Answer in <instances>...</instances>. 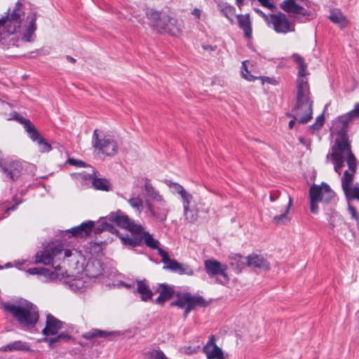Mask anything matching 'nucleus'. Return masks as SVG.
<instances>
[{
	"label": "nucleus",
	"mask_w": 359,
	"mask_h": 359,
	"mask_svg": "<svg viewBox=\"0 0 359 359\" xmlns=\"http://www.w3.org/2000/svg\"><path fill=\"white\" fill-rule=\"evenodd\" d=\"M329 19L334 23L343 27L347 25L348 21L343 15L342 13L338 9H334L330 11Z\"/></svg>",
	"instance_id": "nucleus-33"
},
{
	"label": "nucleus",
	"mask_w": 359,
	"mask_h": 359,
	"mask_svg": "<svg viewBox=\"0 0 359 359\" xmlns=\"http://www.w3.org/2000/svg\"><path fill=\"white\" fill-rule=\"evenodd\" d=\"M331 159L334 165V170L341 175L344 161H346L348 170L344 171L341 177V187L348 199L359 201V187L353 186V178L356 172L358 161L351 151V147L348 139L343 136L336 138L332 147L331 154L326 156V161Z\"/></svg>",
	"instance_id": "nucleus-1"
},
{
	"label": "nucleus",
	"mask_w": 359,
	"mask_h": 359,
	"mask_svg": "<svg viewBox=\"0 0 359 359\" xmlns=\"http://www.w3.org/2000/svg\"><path fill=\"white\" fill-rule=\"evenodd\" d=\"M324 123V117L323 115H320L317 117L316 122L311 126L312 128L315 129H319L323 126Z\"/></svg>",
	"instance_id": "nucleus-48"
},
{
	"label": "nucleus",
	"mask_w": 359,
	"mask_h": 359,
	"mask_svg": "<svg viewBox=\"0 0 359 359\" xmlns=\"http://www.w3.org/2000/svg\"><path fill=\"white\" fill-rule=\"evenodd\" d=\"M254 11L261 17H262L265 20H268V16L262 12L260 9L254 8Z\"/></svg>",
	"instance_id": "nucleus-58"
},
{
	"label": "nucleus",
	"mask_w": 359,
	"mask_h": 359,
	"mask_svg": "<svg viewBox=\"0 0 359 359\" xmlns=\"http://www.w3.org/2000/svg\"><path fill=\"white\" fill-rule=\"evenodd\" d=\"M5 311L10 313L18 323L24 327H32L39 320V311L32 303L24 300L18 304L5 302L1 304Z\"/></svg>",
	"instance_id": "nucleus-3"
},
{
	"label": "nucleus",
	"mask_w": 359,
	"mask_h": 359,
	"mask_svg": "<svg viewBox=\"0 0 359 359\" xmlns=\"http://www.w3.org/2000/svg\"><path fill=\"white\" fill-rule=\"evenodd\" d=\"M270 23L273 25L276 32L287 34L294 32V25L289 20L287 16L283 13L269 15Z\"/></svg>",
	"instance_id": "nucleus-13"
},
{
	"label": "nucleus",
	"mask_w": 359,
	"mask_h": 359,
	"mask_svg": "<svg viewBox=\"0 0 359 359\" xmlns=\"http://www.w3.org/2000/svg\"><path fill=\"white\" fill-rule=\"evenodd\" d=\"M247 62L248 61L246 60V61H243L242 62L241 74L244 79H245L246 80H248L249 81H254L255 79H257V77H255L254 76H252L248 70L247 65H246Z\"/></svg>",
	"instance_id": "nucleus-44"
},
{
	"label": "nucleus",
	"mask_w": 359,
	"mask_h": 359,
	"mask_svg": "<svg viewBox=\"0 0 359 359\" xmlns=\"http://www.w3.org/2000/svg\"><path fill=\"white\" fill-rule=\"evenodd\" d=\"M61 341H67L72 339V337L65 332H61L57 335Z\"/></svg>",
	"instance_id": "nucleus-52"
},
{
	"label": "nucleus",
	"mask_w": 359,
	"mask_h": 359,
	"mask_svg": "<svg viewBox=\"0 0 359 359\" xmlns=\"http://www.w3.org/2000/svg\"><path fill=\"white\" fill-rule=\"evenodd\" d=\"M312 104L313 101L296 102L292 109V114H288V116L298 119L299 123H306L312 118Z\"/></svg>",
	"instance_id": "nucleus-14"
},
{
	"label": "nucleus",
	"mask_w": 359,
	"mask_h": 359,
	"mask_svg": "<svg viewBox=\"0 0 359 359\" xmlns=\"http://www.w3.org/2000/svg\"><path fill=\"white\" fill-rule=\"evenodd\" d=\"M292 118H293V119H292V120H291V121L289 122V128H290V129H291V128H292V127H293V126H294V123H295V121L297 120V119H294V117H292Z\"/></svg>",
	"instance_id": "nucleus-64"
},
{
	"label": "nucleus",
	"mask_w": 359,
	"mask_h": 359,
	"mask_svg": "<svg viewBox=\"0 0 359 359\" xmlns=\"http://www.w3.org/2000/svg\"><path fill=\"white\" fill-rule=\"evenodd\" d=\"M67 162L70 165H75L76 167H84L85 166L84 162L79 161V160L74 159V158H69L67 160Z\"/></svg>",
	"instance_id": "nucleus-50"
},
{
	"label": "nucleus",
	"mask_w": 359,
	"mask_h": 359,
	"mask_svg": "<svg viewBox=\"0 0 359 359\" xmlns=\"http://www.w3.org/2000/svg\"><path fill=\"white\" fill-rule=\"evenodd\" d=\"M0 168L3 173L13 181L17 180L20 176L22 170L21 163L17 161L1 164Z\"/></svg>",
	"instance_id": "nucleus-18"
},
{
	"label": "nucleus",
	"mask_w": 359,
	"mask_h": 359,
	"mask_svg": "<svg viewBox=\"0 0 359 359\" xmlns=\"http://www.w3.org/2000/svg\"><path fill=\"white\" fill-rule=\"evenodd\" d=\"M306 0H285L280 7L297 22L304 23L314 18V13L306 10L299 2H304Z\"/></svg>",
	"instance_id": "nucleus-6"
},
{
	"label": "nucleus",
	"mask_w": 359,
	"mask_h": 359,
	"mask_svg": "<svg viewBox=\"0 0 359 359\" xmlns=\"http://www.w3.org/2000/svg\"><path fill=\"white\" fill-rule=\"evenodd\" d=\"M147 355L149 359H168L160 349H152L147 353Z\"/></svg>",
	"instance_id": "nucleus-42"
},
{
	"label": "nucleus",
	"mask_w": 359,
	"mask_h": 359,
	"mask_svg": "<svg viewBox=\"0 0 359 359\" xmlns=\"http://www.w3.org/2000/svg\"><path fill=\"white\" fill-rule=\"evenodd\" d=\"M108 219L110 222L116 224L117 226L130 231L132 233H139L142 230V225L135 223L133 220L130 219L128 216L121 210L111 212Z\"/></svg>",
	"instance_id": "nucleus-10"
},
{
	"label": "nucleus",
	"mask_w": 359,
	"mask_h": 359,
	"mask_svg": "<svg viewBox=\"0 0 359 359\" xmlns=\"http://www.w3.org/2000/svg\"><path fill=\"white\" fill-rule=\"evenodd\" d=\"M306 76H297L296 102L312 101Z\"/></svg>",
	"instance_id": "nucleus-16"
},
{
	"label": "nucleus",
	"mask_w": 359,
	"mask_h": 359,
	"mask_svg": "<svg viewBox=\"0 0 359 359\" xmlns=\"http://www.w3.org/2000/svg\"><path fill=\"white\" fill-rule=\"evenodd\" d=\"M279 198V196H278V192H273L270 194V201H275Z\"/></svg>",
	"instance_id": "nucleus-61"
},
{
	"label": "nucleus",
	"mask_w": 359,
	"mask_h": 359,
	"mask_svg": "<svg viewBox=\"0 0 359 359\" xmlns=\"http://www.w3.org/2000/svg\"><path fill=\"white\" fill-rule=\"evenodd\" d=\"M137 292L141 295V299L147 302L151 299L153 296L152 291L150 290L146 280H137Z\"/></svg>",
	"instance_id": "nucleus-29"
},
{
	"label": "nucleus",
	"mask_w": 359,
	"mask_h": 359,
	"mask_svg": "<svg viewBox=\"0 0 359 359\" xmlns=\"http://www.w3.org/2000/svg\"><path fill=\"white\" fill-rule=\"evenodd\" d=\"M93 263H92V264H91L90 263H89V262H88V263L87 264V266H86V271H88V276H92V277H95V276H96L97 275H98V274L100 273V269H98L97 273H90V267H91V266H93Z\"/></svg>",
	"instance_id": "nucleus-56"
},
{
	"label": "nucleus",
	"mask_w": 359,
	"mask_h": 359,
	"mask_svg": "<svg viewBox=\"0 0 359 359\" xmlns=\"http://www.w3.org/2000/svg\"><path fill=\"white\" fill-rule=\"evenodd\" d=\"M208 305V302L203 297L192 295L188 292L178 294L177 299L170 303L171 306H177L184 309V318L196 306L206 307Z\"/></svg>",
	"instance_id": "nucleus-7"
},
{
	"label": "nucleus",
	"mask_w": 359,
	"mask_h": 359,
	"mask_svg": "<svg viewBox=\"0 0 359 359\" xmlns=\"http://www.w3.org/2000/svg\"><path fill=\"white\" fill-rule=\"evenodd\" d=\"M16 120H18L20 123H21L25 130L28 134V136L32 133L30 132L29 128H35V126L31 123V121L25 118H23L22 116H17Z\"/></svg>",
	"instance_id": "nucleus-43"
},
{
	"label": "nucleus",
	"mask_w": 359,
	"mask_h": 359,
	"mask_svg": "<svg viewBox=\"0 0 359 359\" xmlns=\"http://www.w3.org/2000/svg\"><path fill=\"white\" fill-rule=\"evenodd\" d=\"M63 250L61 242L51 243L36 254L35 263L54 266L57 260H61Z\"/></svg>",
	"instance_id": "nucleus-5"
},
{
	"label": "nucleus",
	"mask_w": 359,
	"mask_h": 359,
	"mask_svg": "<svg viewBox=\"0 0 359 359\" xmlns=\"http://www.w3.org/2000/svg\"><path fill=\"white\" fill-rule=\"evenodd\" d=\"M53 267L55 269L54 271H50V269H48L43 268L41 269V275L50 280H55L56 279H58L60 276H63V271L59 264L53 266Z\"/></svg>",
	"instance_id": "nucleus-32"
},
{
	"label": "nucleus",
	"mask_w": 359,
	"mask_h": 359,
	"mask_svg": "<svg viewBox=\"0 0 359 359\" xmlns=\"http://www.w3.org/2000/svg\"><path fill=\"white\" fill-rule=\"evenodd\" d=\"M309 196L311 212L317 214L318 212V203H330L334 199L335 194L328 184L322 183L321 185L313 184L310 187Z\"/></svg>",
	"instance_id": "nucleus-4"
},
{
	"label": "nucleus",
	"mask_w": 359,
	"mask_h": 359,
	"mask_svg": "<svg viewBox=\"0 0 359 359\" xmlns=\"http://www.w3.org/2000/svg\"><path fill=\"white\" fill-rule=\"evenodd\" d=\"M236 17L238 27L243 31L245 36L248 39H250L252 37V24L250 15L238 14L236 15Z\"/></svg>",
	"instance_id": "nucleus-25"
},
{
	"label": "nucleus",
	"mask_w": 359,
	"mask_h": 359,
	"mask_svg": "<svg viewBox=\"0 0 359 359\" xmlns=\"http://www.w3.org/2000/svg\"><path fill=\"white\" fill-rule=\"evenodd\" d=\"M204 269L208 276L215 278L218 284L226 285L229 283L230 278L227 273L228 266L226 264L214 259H205Z\"/></svg>",
	"instance_id": "nucleus-8"
},
{
	"label": "nucleus",
	"mask_w": 359,
	"mask_h": 359,
	"mask_svg": "<svg viewBox=\"0 0 359 359\" xmlns=\"http://www.w3.org/2000/svg\"><path fill=\"white\" fill-rule=\"evenodd\" d=\"M43 268H36V267H34V268H30L27 272L29 273V274H32V275H41V269Z\"/></svg>",
	"instance_id": "nucleus-54"
},
{
	"label": "nucleus",
	"mask_w": 359,
	"mask_h": 359,
	"mask_svg": "<svg viewBox=\"0 0 359 359\" xmlns=\"http://www.w3.org/2000/svg\"><path fill=\"white\" fill-rule=\"evenodd\" d=\"M245 1V0H236V4L240 8V10H241L242 7L243 6Z\"/></svg>",
	"instance_id": "nucleus-63"
},
{
	"label": "nucleus",
	"mask_w": 359,
	"mask_h": 359,
	"mask_svg": "<svg viewBox=\"0 0 359 359\" xmlns=\"http://www.w3.org/2000/svg\"><path fill=\"white\" fill-rule=\"evenodd\" d=\"M259 4L270 10H273L275 8V6L273 3L272 0H257Z\"/></svg>",
	"instance_id": "nucleus-49"
},
{
	"label": "nucleus",
	"mask_w": 359,
	"mask_h": 359,
	"mask_svg": "<svg viewBox=\"0 0 359 359\" xmlns=\"http://www.w3.org/2000/svg\"><path fill=\"white\" fill-rule=\"evenodd\" d=\"M230 265L235 269L236 273H240L247 266V257L240 254H232L229 255Z\"/></svg>",
	"instance_id": "nucleus-27"
},
{
	"label": "nucleus",
	"mask_w": 359,
	"mask_h": 359,
	"mask_svg": "<svg viewBox=\"0 0 359 359\" xmlns=\"http://www.w3.org/2000/svg\"><path fill=\"white\" fill-rule=\"evenodd\" d=\"M184 214L185 219L189 222H194L198 219V211L196 210L190 209V208H187V209H184Z\"/></svg>",
	"instance_id": "nucleus-41"
},
{
	"label": "nucleus",
	"mask_w": 359,
	"mask_h": 359,
	"mask_svg": "<svg viewBox=\"0 0 359 359\" xmlns=\"http://www.w3.org/2000/svg\"><path fill=\"white\" fill-rule=\"evenodd\" d=\"M25 17L23 4L18 1L11 12L4 17V32H0V43L6 46H18L19 39L13 35L21 27L22 21Z\"/></svg>",
	"instance_id": "nucleus-2"
},
{
	"label": "nucleus",
	"mask_w": 359,
	"mask_h": 359,
	"mask_svg": "<svg viewBox=\"0 0 359 359\" xmlns=\"http://www.w3.org/2000/svg\"><path fill=\"white\" fill-rule=\"evenodd\" d=\"M247 266L264 271H267L270 268L269 262L266 259L257 254H252L247 257Z\"/></svg>",
	"instance_id": "nucleus-21"
},
{
	"label": "nucleus",
	"mask_w": 359,
	"mask_h": 359,
	"mask_svg": "<svg viewBox=\"0 0 359 359\" xmlns=\"http://www.w3.org/2000/svg\"><path fill=\"white\" fill-rule=\"evenodd\" d=\"M358 118H359V102H357L354 105V108L351 111L339 116V120L342 123V125L344 126H346L348 124V123L350 121H351L352 120Z\"/></svg>",
	"instance_id": "nucleus-31"
},
{
	"label": "nucleus",
	"mask_w": 359,
	"mask_h": 359,
	"mask_svg": "<svg viewBox=\"0 0 359 359\" xmlns=\"http://www.w3.org/2000/svg\"><path fill=\"white\" fill-rule=\"evenodd\" d=\"M114 332H106L97 329H93L89 332H85L82 334V337L86 339H91L96 337H105L114 334Z\"/></svg>",
	"instance_id": "nucleus-37"
},
{
	"label": "nucleus",
	"mask_w": 359,
	"mask_h": 359,
	"mask_svg": "<svg viewBox=\"0 0 359 359\" xmlns=\"http://www.w3.org/2000/svg\"><path fill=\"white\" fill-rule=\"evenodd\" d=\"M128 203L134 209V210L139 215L142 212L144 208L143 201L142 198L137 196H133L128 200Z\"/></svg>",
	"instance_id": "nucleus-38"
},
{
	"label": "nucleus",
	"mask_w": 359,
	"mask_h": 359,
	"mask_svg": "<svg viewBox=\"0 0 359 359\" xmlns=\"http://www.w3.org/2000/svg\"><path fill=\"white\" fill-rule=\"evenodd\" d=\"M134 234L140 236V238H142V241H144V244L147 247L157 250L158 251L161 249L159 248V241L157 239H155L149 232L144 231V228L142 226L140 232L135 233Z\"/></svg>",
	"instance_id": "nucleus-28"
},
{
	"label": "nucleus",
	"mask_w": 359,
	"mask_h": 359,
	"mask_svg": "<svg viewBox=\"0 0 359 359\" xmlns=\"http://www.w3.org/2000/svg\"><path fill=\"white\" fill-rule=\"evenodd\" d=\"M218 8L228 20L233 22V18L236 15V9L233 6L227 3H221L218 5Z\"/></svg>",
	"instance_id": "nucleus-35"
},
{
	"label": "nucleus",
	"mask_w": 359,
	"mask_h": 359,
	"mask_svg": "<svg viewBox=\"0 0 359 359\" xmlns=\"http://www.w3.org/2000/svg\"><path fill=\"white\" fill-rule=\"evenodd\" d=\"M79 175L83 179L92 180L93 187L97 190L109 191L111 189V183L106 178L97 177L94 174H88L87 175L79 174Z\"/></svg>",
	"instance_id": "nucleus-23"
},
{
	"label": "nucleus",
	"mask_w": 359,
	"mask_h": 359,
	"mask_svg": "<svg viewBox=\"0 0 359 359\" xmlns=\"http://www.w3.org/2000/svg\"><path fill=\"white\" fill-rule=\"evenodd\" d=\"M203 352L208 359H224L222 349L215 344V337L210 336L206 345L203 347Z\"/></svg>",
	"instance_id": "nucleus-19"
},
{
	"label": "nucleus",
	"mask_w": 359,
	"mask_h": 359,
	"mask_svg": "<svg viewBox=\"0 0 359 359\" xmlns=\"http://www.w3.org/2000/svg\"><path fill=\"white\" fill-rule=\"evenodd\" d=\"M36 13L35 12L30 13L27 16L28 25L25 26V30L22 34L21 40L25 42H32L35 38V31L36 30Z\"/></svg>",
	"instance_id": "nucleus-17"
},
{
	"label": "nucleus",
	"mask_w": 359,
	"mask_h": 359,
	"mask_svg": "<svg viewBox=\"0 0 359 359\" xmlns=\"http://www.w3.org/2000/svg\"><path fill=\"white\" fill-rule=\"evenodd\" d=\"M348 210L351 215V217L354 219H355L356 221H358L359 220V218L358 217V215H357V211L355 210V208L353 206H349L348 207Z\"/></svg>",
	"instance_id": "nucleus-53"
},
{
	"label": "nucleus",
	"mask_w": 359,
	"mask_h": 359,
	"mask_svg": "<svg viewBox=\"0 0 359 359\" xmlns=\"http://www.w3.org/2000/svg\"><path fill=\"white\" fill-rule=\"evenodd\" d=\"M94 222L93 221H87L83 222L80 225L73 227L68 230L67 232L71 233L73 236L84 238L88 236L93 230Z\"/></svg>",
	"instance_id": "nucleus-22"
},
{
	"label": "nucleus",
	"mask_w": 359,
	"mask_h": 359,
	"mask_svg": "<svg viewBox=\"0 0 359 359\" xmlns=\"http://www.w3.org/2000/svg\"><path fill=\"white\" fill-rule=\"evenodd\" d=\"M260 79H262V83H271V84L276 83V80L274 79H272L270 77H260Z\"/></svg>",
	"instance_id": "nucleus-55"
},
{
	"label": "nucleus",
	"mask_w": 359,
	"mask_h": 359,
	"mask_svg": "<svg viewBox=\"0 0 359 359\" xmlns=\"http://www.w3.org/2000/svg\"><path fill=\"white\" fill-rule=\"evenodd\" d=\"M29 130L32 133L29 137L32 141L37 142L40 152H48L52 149L51 145L40 135L36 128H30Z\"/></svg>",
	"instance_id": "nucleus-24"
},
{
	"label": "nucleus",
	"mask_w": 359,
	"mask_h": 359,
	"mask_svg": "<svg viewBox=\"0 0 359 359\" xmlns=\"http://www.w3.org/2000/svg\"><path fill=\"white\" fill-rule=\"evenodd\" d=\"M29 345L22 341H15L3 347L4 351H29Z\"/></svg>",
	"instance_id": "nucleus-36"
},
{
	"label": "nucleus",
	"mask_w": 359,
	"mask_h": 359,
	"mask_svg": "<svg viewBox=\"0 0 359 359\" xmlns=\"http://www.w3.org/2000/svg\"><path fill=\"white\" fill-rule=\"evenodd\" d=\"M111 229H112V226L109 224L107 222H102L101 224V227L97 228L95 229V231L99 232L101 231H111Z\"/></svg>",
	"instance_id": "nucleus-51"
},
{
	"label": "nucleus",
	"mask_w": 359,
	"mask_h": 359,
	"mask_svg": "<svg viewBox=\"0 0 359 359\" xmlns=\"http://www.w3.org/2000/svg\"><path fill=\"white\" fill-rule=\"evenodd\" d=\"M170 186L180 196L186 191L184 187L178 183H172Z\"/></svg>",
	"instance_id": "nucleus-47"
},
{
	"label": "nucleus",
	"mask_w": 359,
	"mask_h": 359,
	"mask_svg": "<svg viewBox=\"0 0 359 359\" xmlns=\"http://www.w3.org/2000/svg\"><path fill=\"white\" fill-rule=\"evenodd\" d=\"M192 15H194L196 18L199 19L201 17V10L198 8H194L192 11Z\"/></svg>",
	"instance_id": "nucleus-62"
},
{
	"label": "nucleus",
	"mask_w": 359,
	"mask_h": 359,
	"mask_svg": "<svg viewBox=\"0 0 359 359\" xmlns=\"http://www.w3.org/2000/svg\"><path fill=\"white\" fill-rule=\"evenodd\" d=\"M92 144L95 149L109 156L115 155L118 149V144L113 137L110 135H100L98 129L93 132Z\"/></svg>",
	"instance_id": "nucleus-9"
},
{
	"label": "nucleus",
	"mask_w": 359,
	"mask_h": 359,
	"mask_svg": "<svg viewBox=\"0 0 359 359\" xmlns=\"http://www.w3.org/2000/svg\"><path fill=\"white\" fill-rule=\"evenodd\" d=\"M161 13L153 9H150L147 12V16L150 20L152 25L155 27L160 26Z\"/></svg>",
	"instance_id": "nucleus-40"
},
{
	"label": "nucleus",
	"mask_w": 359,
	"mask_h": 359,
	"mask_svg": "<svg viewBox=\"0 0 359 359\" xmlns=\"http://www.w3.org/2000/svg\"><path fill=\"white\" fill-rule=\"evenodd\" d=\"M280 203L276 207H273V210L280 214L278 215L272 216L273 212H271V216L272 217V222L276 225H281L285 224L286 222L289 221L287 213L292 206V198L288 195H285L280 197Z\"/></svg>",
	"instance_id": "nucleus-12"
},
{
	"label": "nucleus",
	"mask_w": 359,
	"mask_h": 359,
	"mask_svg": "<svg viewBox=\"0 0 359 359\" xmlns=\"http://www.w3.org/2000/svg\"><path fill=\"white\" fill-rule=\"evenodd\" d=\"M202 47L204 50H209V51H214L217 48L216 46H212V45H203Z\"/></svg>",
	"instance_id": "nucleus-60"
},
{
	"label": "nucleus",
	"mask_w": 359,
	"mask_h": 359,
	"mask_svg": "<svg viewBox=\"0 0 359 359\" xmlns=\"http://www.w3.org/2000/svg\"><path fill=\"white\" fill-rule=\"evenodd\" d=\"M43 341L47 342L51 348H53L57 344L61 342L57 336L49 339L45 338Z\"/></svg>",
	"instance_id": "nucleus-46"
},
{
	"label": "nucleus",
	"mask_w": 359,
	"mask_h": 359,
	"mask_svg": "<svg viewBox=\"0 0 359 359\" xmlns=\"http://www.w3.org/2000/svg\"><path fill=\"white\" fill-rule=\"evenodd\" d=\"M292 58L299 65V72L297 76H306L308 74L306 72V65L304 62V58L297 53L292 55Z\"/></svg>",
	"instance_id": "nucleus-39"
},
{
	"label": "nucleus",
	"mask_w": 359,
	"mask_h": 359,
	"mask_svg": "<svg viewBox=\"0 0 359 359\" xmlns=\"http://www.w3.org/2000/svg\"><path fill=\"white\" fill-rule=\"evenodd\" d=\"M144 191L148 197L151 199L156 201L158 203L164 204V198L159 194L158 191L156 190L149 182L147 179L144 184Z\"/></svg>",
	"instance_id": "nucleus-30"
},
{
	"label": "nucleus",
	"mask_w": 359,
	"mask_h": 359,
	"mask_svg": "<svg viewBox=\"0 0 359 359\" xmlns=\"http://www.w3.org/2000/svg\"><path fill=\"white\" fill-rule=\"evenodd\" d=\"M299 142L305 146L306 148L310 149L311 143L309 141L306 140L303 137H299Z\"/></svg>",
	"instance_id": "nucleus-57"
},
{
	"label": "nucleus",
	"mask_w": 359,
	"mask_h": 359,
	"mask_svg": "<svg viewBox=\"0 0 359 359\" xmlns=\"http://www.w3.org/2000/svg\"><path fill=\"white\" fill-rule=\"evenodd\" d=\"M180 196L182 198L184 210L189 208L190 203H191V201L193 200V196L186 191Z\"/></svg>",
	"instance_id": "nucleus-45"
},
{
	"label": "nucleus",
	"mask_w": 359,
	"mask_h": 359,
	"mask_svg": "<svg viewBox=\"0 0 359 359\" xmlns=\"http://www.w3.org/2000/svg\"><path fill=\"white\" fill-rule=\"evenodd\" d=\"M159 292L160 294L156 298V303L163 304L165 302L172 297L175 294V289L173 286H170L165 284H160Z\"/></svg>",
	"instance_id": "nucleus-26"
},
{
	"label": "nucleus",
	"mask_w": 359,
	"mask_h": 359,
	"mask_svg": "<svg viewBox=\"0 0 359 359\" xmlns=\"http://www.w3.org/2000/svg\"><path fill=\"white\" fill-rule=\"evenodd\" d=\"M147 209L150 213L152 220L154 222L163 224L167 220L169 208L167 207L166 201H164V204L159 203L158 206H154L149 201L146 202Z\"/></svg>",
	"instance_id": "nucleus-15"
},
{
	"label": "nucleus",
	"mask_w": 359,
	"mask_h": 359,
	"mask_svg": "<svg viewBox=\"0 0 359 359\" xmlns=\"http://www.w3.org/2000/svg\"><path fill=\"white\" fill-rule=\"evenodd\" d=\"M158 255L162 258V262L165 264L164 269H168L180 275L193 276L194 270L187 264H182L175 259H171L168 252L163 249L158 250Z\"/></svg>",
	"instance_id": "nucleus-11"
},
{
	"label": "nucleus",
	"mask_w": 359,
	"mask_h": 359,
	"mask_svg": "<svg viewBox=\"0 0 359 359\" xmlns=\"http://www.w3.org/2000/svg\"><path fill=\"white\" fill-rule=\"evenodd\" d=\"M72 255V251L70 250H63L61 259L65 257H69Z\"/></svg>",
	"instance_id": "nucleus-59"
},
{
	"label": "nucleus",
	"mask_w": 359,
	"mask_h": 359,
	"mask_svg": "<svg viewBox=\"0 0 359 359\" xmlns=\"http://www.w3.org/2000/svg\"><path fill=\"white\" fill-rule=\"evenodd\" d=\"M63 323L57 319L51 314L46 316V326L42 330V334L45 336L54 335L57 334L62 328Z\"/></svg>",
	"instance_id": "nucleus-20"
},
{
	"label": "nucleus",
	"mask_w": 359,
	"mask_h": 359,
	"mask_svg": "<svg viewBox=\"0 0 359 359\" xmlns=\"http://www.w3.org/2000/svg\"><path fill=\"white\" fill-rule=\"evenodd\" d=\"M134 237H130L128 235L121 236L119 238L124 245L128 246L129 248H135L142 245V238L140 236L135 234Z\"/></svg>",
	"instance_id": "nucleus-34"
}]
</instances>
